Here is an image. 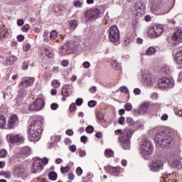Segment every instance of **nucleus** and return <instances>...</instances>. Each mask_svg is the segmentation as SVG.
Listing matches in <instances>:
<instances>
[{
	"mask_svg": "<svg viewBox=\"0 0 182 182\" xmlns=\"http://www.w3.org/2000/svg\"><path fill=\"white\" fill-rule=\"evenodd\" d=\"M42 121L36 119L30 124V130L28 132V139L30 141H39L41 134H42Z\"/></svg>",
	"mask_w": 182,
	"mask_h": 182,
	"instance_id": "obj_1",
	"label": "nucleus"
},
{
	"mask_svg": "<svg viewBox=\"0 0 182 182\" xmlns=\"http://www.w3.org/2000/svg\"><path fill=\"white\" fill-rule=\"evenodd\" d=\"M173 141V137H171V133L167 131H161L156 132L154 136V143L156 146L166 147Z\"/></svg>",
	"mask_w": 182,
	"mask_h": 182,
	"instance_id": "obj_2",
	"label": "nucleus"
},
{
	"mask_svg": "<svg viewBox=\"0 0 182 182\" xmlns=\"http://www.w3.org/2000/svg\"><path fill=\"white\" fill-rule=\"evenodd\" d=\"M153 150H154V148L150 140L144 139L142 141L139 153L145 160L149 159L151 154H153Z\"/></svg>",
	"mask_w": 182,
	"mask_h": 182,
	"instance_id": "obj_3",
	"label": "nucleus"
},
{
	"mask_svg": "<svg viewBox=\"0 0 182 182\" xmlns=\"http://www.w3.org/2000/svg\"><path fill=\"white\" fill-rule=\"evenodd\" d=\"M49 163L47 158L41 159L39 158H34L33 163L31 166V173L33 174H36V173H41L43 170V166H46Z\"/></svg>",
	"mask_w": 182,
	"mask_h": 182,
	"instance_id": "obj_4",
	"label": "nucleus"
},
{
	"mask_svg": "<svg viewBox=\"0 0 182 182\" xmlns=\"http://www.w3.org/2000/svg\"><path fill=\"white\" fill-rule=\"evenodd\" d=\"M45 107V97L43 95H38L36 100L28 107L30 112H39Z\"/></svg>",
	"mask_w": 182,
	"mask_h": 182,
	"instance_id": "obj_5",
	"label": "nucleus"
},
{
	"mask_svg": "<svg viewBox=\"0 0 182 182\" xmlns=\"http://www.w3.org/2000/svg\"><path fill=\"white\" fill-rule=\"evenodd\" d=\"M158 87L161 90H168L174 87V80L168 77H164L159 80Z\"/></svg>",
	"mask_w": 182,
	"mask_h": 182,
	"instance_id": "obj_6",
	"label": "nucleus"
},
{
	"mask_svg": "<svg viewBox=\"0 0 182 182\" xmlns=\"http://www.w3.org/2000/svg\"><path fill=\"white\" fill-rule=\"evenodd\" d=\"M133 134H127L124 132L122 136H119V143L123 150H130V139H132Z\"/></svg>",
	"mask_w": 182,
	"mask_h": 182,
	"instance_id": "obj_7",
	"label": "nucleus"
},
{
	"mask_svg": "<svg viewBox=\"0 0 182 182\" xmlns=\"http://www.w3.org/2000/svg\"><path fill=\"white\" fill-rule=\"evenodd\" d=\"M109 35V39L111 42H119L120 39V33L119 32V29L117 26H112L107 31Z\"/></svg>",
	"mask_w": 182,
	"mask_h": 182,
	"instance_id": "obj_8",
	"label": "nucleus"
},
{
	"mask_svg": "<svg viewBox=\"0 0 182 182\" xmlns=\"http://www.w3.org/2000/svg\"><path fill=\"white\" fill-rule=\"evenodd\" d=\"M163 167H164V161L160 159L154 160L149 164V168L153 173H157L160 170H163Z\"/></svg>",
	"mask_w": 182,
	"mask_h": 182,
	"instance_id": "obj_9",
	"label": "nucleus"
},
{
	"mask_svg": "<svg viewBox=\"0 0 182 182\" xmlns=\"http://www.w3.org/2000/svg\"><path fill=\"white\" fill-rule=\"evenodd\" d=\"M6 139L11 144H22L25 141L22 134H9L6 135Z\"/></svg>",
	"mask_w": 182,
	"mask_h": 182,
	"instance_id": "obj_10",
	"label": "nucleus"
},
{
	"mask_svg": "<svg viewBox=\"0 0 182 182\" xmlns=\"http://www.w3.org/2000/svg\"><path fill=\"white\" fill-rule=\"evenodd\" d=\"M102 11L100 9H91L86 11L85 14V18L86 21H90V19H97L100 18V14Z\"/></svg>",
	"mask_w": 182,
	"mask_h": 182,
	"instance_id": "obj_11",
	"label": "nucleus"
},
{
	"mask_svg": "<svg viewBox=\"0 0 182 182\" xmlns=\"http://www.w3.org/2000/svg\"><path fill=\"white\" fill-rule=\"evenodd\" d=\"M141 73L144 83H145L146 86H151L154 82L153 78H151V74L149 71H146L145 69H141Z\"/></svg>",
	"mask_w": 182,
	"mask_h": 182,
	"instance_id": "obj_12",
	"label": "nucleus"
},
{
	"mask_svg": "<svg viewBox=\"0 0 182 182\" xmlns=\"http://www.w3.org/2000/svg\"><path fill=\"white\" fill-rule=\"evenodd\" d=\"M152 8L155 11H162L164 14H167L170 12V5H168V4L163 2L154 4Z\"/></svg>",
	"mask_w": 182,
	"mask_h": 182,
	"instance_id": "obj_13",
	"label": "nucleus"
},
{
	"mask_svg": "<svg viewBox=\"0 0 182 182\" xmlns=\"http://www.w3.org/2000/svg\"><path fill=\"white\" fill-rule=\"evenodd\" d=\"M168 164L170 166L173 167V168H179L181 166V161L177 159V156L174 154L171 155L168 159Z\"/></svg>",
	"mask_w": 182,
	"mask_h": 182,
	"instance_id": "obj_14",
	"label": "nucleus"
},
{
	"mask_svg": "<svg viewBox=\"0 0 182 182\" xmlns=\"http://www.w3.org/2000/svg\"><path fill=\"white\" fill-rule=\"evenodd\" d=\"M151 109V104L149 102H143L138 109V114H147Z\"/></svg>",
	"mask_w": 182,
	"mask_h": 182,
	"instance_id": "obj_15",
	"label": "nucleus"
},
{
	"mask_svg": "<svg viewBox=\"0 0 182 182\" xmlns=\"http://www.w3.org/2000/svg\"><path fill=\"white\" fill-rule=\"evenodd\" d=\"M106 170L107 173H109L111 176H114V177H118L119 174L122 173V168L117 166V167H113V166H106L105 168Z\"/></svg>",
	"mask_w": 182,
	"mask_h": 182,
	"instance_id": "obj_16",
	"label": "nucleus"
},
{
	"mask_svg": "<svg viewBox=\"0 0 182 182\" xmlns=\"http://www.w3.org/2000/svg\"><path fill=\"white\" fill-rule=\"evenodd\" d=\"M35 83V78L33 77H24L22 79V81L19 84V87H29Z\"/></svg>",
	"mask_w": 182,
	"mask_h": 182,
	"instance_id": "obj_17",
	"label": "nucleus"
},
{
	"mask_svg": "<svg viewBox=\"0 0 182 182\" xmlns=\"http://www.w3.org/2000/svg\"><path fill=\"white\" fill-rule=\"evenodd\" d=\"M135 11L137 15H144V12H146V4L143 1H137L135 5Z\"/></svg>",
	"mask_w": 182,
	"mask_h": 182,
	"instance_id": "obj_18",
	"label": "nucleus"
},
{
	"mask_svg": "<svg viewBox=\"0 0 182 182\" xmlns=\"http://www.w3.org/2000/svg\"><path fill=\"white\" fill-rule=\"evenodd\" d=\"M70 93H72V89H70V85H64L61 90V95L63 96L61 100L63 102H65V100H66V97H69Z\"/></svg>",
	"mask_w": 182,
	"mask_h": 182,
	"instance_id": "obj_19",
	"label": "nucleus"
},
{
	"mask_svg": "<svg viewBox=\"0 0 182 182\" xmlns=\"http://www.w3.org/2000/svg\"><path fill=\"white\" fill-rule=\"evenodd\" d=\"M18 123H19V119L18 118V115H11L8 123L9 129H15V127L18 126Z\"/></svg>",
	"mask_w": 182,
	"mask_h": 182,
	"instance_id": "obj_20",
	"label": "nucleus"
},
{
	"mask_svg": "<svg viewBox=\"0 0 182 182\" xmlns=\"http://www.w3.org/2000/svg\"><path fill=\"white\" fill-rule=\"evenodd\" d=\"M171 39L174 42H178V43H182V30L180 28L176 29L172 35Z\"/></svg>",
	"mask_w": 182,
	"mask_h": 182,
	"instance_id": "obj_21",
	"label": "nucleus"
},
{
	"mask_svg": "<svg viewBox=\"0 0 182 182\" xmlns=\"http://www.w3.org/2000/svg\"><path fill=\"white\" fill-rule=\"evenodd\" d=\"M14 174L16 177H23L25 176V169L21 165H16L14 168Z\"/></svg>",
	"mask_w": 182,
	"mask_h": 182,
	"instance_id": "obj_22",
	"label": "nucleus"
},
{
	"mask_svg": "<svg viewBox=\"0 0 182 182\" xmlns=\"http://www.w3.org/2000/svg\"><path fill=\"white\" fill-rule=\"evenodd\" d=\"M59 52L60 56H65V55H70V53H72V50L70 49L69 43L67 42L64 46L60 47Z\"/></svg>",
	"mask_w": 182,
	"mask_h": 182,
	"instance_id": "obj_23",
	"label": "nucleus"
},
{
	"mask_svg": "<svg viewBox=\"0 0 182 182\" xmlns=\"http://www.w3.org/2000/svg\"><path fill=\"white\" fill-rule=\"evenodd\" d=\"M126 132L127 133V134H133L134 131L132 129H125L123 131L122 129H117L114 132L115 134H117V136L119 135V137H122V136H123V134Z\"/></svg>",
	"mask_w": 182,
	"mask_h": 182,
	"instance_id": "obj_24",
	"label": "nucleus"
},
{
	"mask_svg": "<svg viewBox=\"0 0 182 182\" xmlns=\"http://www.w3.org/2000/svg\"><path fill=\"white\" fill-rule=\"evenodd\" d=\"M174 60L178 65H182V50H178L175 54Z\"/></svg>",
	"mask_w": 182,
	"mask_h": 182,
	"instance_id": "obj_25",
	"label": "nucleus"
},
{
	"mask_svg": "<svg viewBox=\"0 0 182 182\" xmlns=\"http://www.w3.org/2000/svg\"><path fill=\"white\" fill-rule=\"evenodd\" d=\"M154 29L155 31V33L156 34V38L161 36L163 33L164 28H163V26L161 25H156L154 26Z\"/></svg>",
	"mask_w": 182,
	"mask_h": 182,
	"instance_id": "obj_26",
	"label": "nucleus"
},
{
	"mask_svg": "<svg viewBox=\"0 0 182 182\" xmlns=\"http://www.w3.org/2000/svg\"><path fill=\"white\" fill-rule=\"evenodd\" d=\"M20 154H21V156H23V157L29 156L31 154V149L28 146H25V147L22 148L20 151Z\"/></svg>",
	"mask_w": 182,
	"mask_h": 182,
	"instance_id": "obj_27",
	"label": "nucleus"
},
{
	"mask_svg": "<svg viewBox=\"0 0 182 182\" xmlns=\"http://www.w3.org/2000/svg\"><path fill=\"white\" fill-rule=\"evenodd\" d=\"M0 176H2L4 178L9 180V178L12 177V173L9 171H1Z\"/></svg>",
	"mask_w": 182,
	"mask_h": 182,
	"instance_id": "obj_28",
	"label": "nucleus"
},
{
	"mask_svg": "<svg viewBox=\"0 0 182 182\" xmlns=\"http://www.w3.org/2000/svg\"><path fill=\"white\" fill-rule=\"evenodd\" d=\"M16 60H18V58H16V56H10L6 59V65H14V62H16Z\"/></svg>",
	"mask_w": 182,
	"mask_h": 182,
	"instance_id": "obj_29",
	"label": "nucleus"
},
{
	"mask_svg": "<svg viewBox=\"0 0 182 182\" xmlns=\"http://www.w3.org/2000/svg\"><path fill=\"white\" fill-rule=\"evenodd\" d=\"M148 36L149 38H157V35L156 34V31L154 30V26L149 28Z\"/></svg>",
	"mask_w": 182,
	"mask_h": 182,
	"instance_id": "obj_30",
	"label": "nucleus"
},
{
	"mask_svg": "<svg viewBox=\"0 0 182 182\" xmlns=\"http://www.w3.org/2000/svg\"><path fill=\"white\" fill-rule=\"evenodd\" d=\"M69 27L71 31H75V29L77 28V21H76L75 20H70L69 21Z\"/></svg>",
	"mask_w": 182,
	"mask_h": 182,
	"instance_id": "obj_31",
	"label": "nucleus"
},
{
	"mask_svg": "<svg viewBox=\"0 0 182 182\" xmlns=\"http://www.w3.org/2000/svg\"><path fill=\"white\" fill-rule=\"evenodd\" d=\"M6 124V119L5 116L0 115V129H5V125Z\"/></svg>",
	"mask_w": 182,
	"mask_h": 182,
	"instance_id": "obj_32",
	"label": "nucleus"
},
{
	"mask_svg": "<svg viewBox=\"0 0 182 182\" xmlns=\"http://www.w3.org/2000/svg\"><path fill=\"white\" fill-rule=\"evenodd\" d=\"M51 141H52V143H50V146L51 147H53V144L54 143H58V141H60V136H59V135L52 136H51Z\"/></svg>",
	"mask_w": 182,
	"mask_h": 182,
	"instance_id": "obj_33",
	"label": "nucleus"
},
{
	"mask_svg": "<svg viewBox=\"0 0 182 182\" xmlns=\"http://www.w3.org/2000/svg\"><path fill=\"white\" fill-rule=\"evenodd\" d=\"M161 72L164 74V75H168V73H170L171 70H170V67L168 65H164L161 68Z\"/></svg>",
	"mask_w": 182,
	"mask_h": 182,
	"instance_id": "obj_34",
	"label": "nucleus"
},
{
	"mask_svg": "<svg viewBox=\"0 0 182 182\" xmlns=\"http://www.w3.org/2000/svg\"><path fill=\"white\" fill-rule=\"evenodd\" d=\"M155 53L156 48H154V47H149L146 51V55H147V56H151V55H154Z\"/></svg>",
	"mask_w": 182,
	"mask_h": 182,
	"instance_id": "obj_35",
	"label": "nucleus"
},
{
	"mask_svg": "<svg viewBox=\"0 0 182 182\" xmlns=\"http://www.w3.org/2000/svg\"><path fill=\"white\" fill-rule=\"evenodd\" d=\"M75 8H82L83 6V0H75L73 1Z\"/></svg>",
	"mask_w": 182,
	"mask_h": 182,
	"instance_id": "obj_36",
	"label": "nucleus"
},
{
	"mask_svg": "<svg viewBox=\"0 0 182 182\" xmlns=\"http://www.w3.org/2000/svg\"><path fill=\"white\" fill-rule=\"evenodd\" d=\"M58 38V31L53 30L50 33V41H55Z\"/></svg>",
	"mask_w": 182,
	"mask_h": 182,
	"instance_id": "obj_37",
	"label": "nucleus"
},
{
	"mask_svg": "<svg viewBox=\"0 0 182 182\" xmlns=\"http://www.w3.org/2000/svg\"><path fill=\"white\" fill-rule=\"evenodd\" d=\"M51 86L55 87V89H59V87H60V82L58 80H53L51 82Z\"/></svg>",
	"mask_w": 182,
	"mask_h": 182,
	"instance_id": "obj_38",
	"label": "nucleus"
},
{
	"mask_svg": "<svg viewBox=\"0 0 182 182\" xmlns=\"http://www.w3.org/2000/svg\"><path fill=\"white\" fill-rule=\"evenodd\" d=\"M44 52L46 55V56H48V58H52L53 56H54V53L53 52L50 51V50H49V48H44Z\"/></svg>",
	"mask_w": 182,
	"mask_h": 182,
	"instance_id": "obj_39",
	"label": "nucleus"
},
{
	"mask_svg": "<svg viewBox=\"0 0 182 182\" xmlns=\"http://www.w3.org/2000/svg\"><path fill=\"white\" fill-rule=\"evenodd\" d=\"M111 65L114 69L119 70L120 69V65L116 60H112Z\"/></svg>",
	"mask_w": 182,
	"mask_h": 182,
	"instance_id": "obj_40",
	"label": "nucleus"
},
{
	"mask_svg": "<svg viewBox=\"0 0 182 182\" xmlns=\"http://www.w3.org/2000/svg\"><path fill=\"white\" fill-rule=\"evenodd\" d=\"M113 154L114 153L111 149H106L105 151V155L109 159L110 157H112Z\"/></svg>",
	"mask_w": 182,
	"mask_h": 182,
	"instance_id": "obj_41",
	"label": "nucleus"
},
{
	"mask_svg": "<svg viewBox=\"0 0 182 182\" xmlns=\"http://www.w3.org/2000/svg\"><path fill=\"white\" fill-rule=\"evenodd\" d=\"M49 35V31L46 30L43 33V42H49V37H48Z\"/></svg>",
	"mask_w": 182,
	"mask_h": 182,
	"instance_id": "obj_42",
	"label": "nucleus"
},
{
	"mask_svg": "<svg viewBox=\"0 0 182 182\" xmlns=\"http://www.w3.org/2000/svg\"><path fill=\"white\" fill-rule=\"evenodd\" d=\"M173 176V174L171 173H165L164 175V181L165 182H171V180H170L171 178V176Z\"/></svg>",
	"mask_w": 182,
	"mask_h": 182,
	"instance_id": "obj_43",
	"label": "nucleus"
},
{
	"mask_svg": "<svg viewBox=\"0 0 182 182\" xmlns=\"http://www.w3.org/2000/svg\"><path fill=\"white\" fill-rule=\"evenodd\" d=\"M50 180H56L58 178V174L55 172H50L48 174Z\"/></svg>",
	"mask_w": 182,
	"mask_h": 182,
	"instance_id": "obj_44",
	"label": "nucleus"
},
{
	"mask_svg": "<svg viewBox=\"0 0 182 182\" xmlns=\"http://www.w3.org/2000/svg\"><path fill=\"white\" fill-rule=\"evenodd\" d=\"M29 29H31V26L29 24H26L21 27L22 32H29Z\"/></svg>",
	"mask_w": 182,
	"mask_h": 182,
	"instance_id": "obj_45",
	"label": "nucleus"
},
{
	"mask_svg": "<svg viewBox=\"0 0 182 182\" xmlns=\"http://www.w3.org/2000/svg\"><path fill=\"white\" fill-rule=\"evenodd\" d=\"M6 154H8V151L5 149L0 150V158L1 159H5L6 157Z\"/></svg>",
	"mask_w": 182,
	"mask_h": 182,
	"instance_id": "obj_46",
	"label": "nucleus"
},
{
	"mask_svg": "<svg viewBox=\"0 0 182 182\" xmlns=\"http://www.w3.org/2000/svg\"><path fill=\"white\" fill-rule=\"evenodd\" d=\"M20 90L18 91V93L21 97H23V96H26V90H25V87H20Z\"/></svg>",
	"mask_w": 182,
	"mask_h": 182,
	"instance_id": "obj_47",
	"label": "nucleus"
},
{
	"mask_svg": "<svg viewBox=\"0 0 182 182\" xmlns=\"http://www.w3.org/2000/svg\"><path fill=\"white\" fill-rule=\"evenodd\" d=\"M85 131H86L87 133H93V132H95V128L92 125H88L86 127Z\"/></svg>",
	"mask_w": 182,
	"mask_h": 182,
	"instance_id": "obj_48",
	"label": "nucleus"
},
{
	"mask_svg": "<svg viewBox=\"0 0 182 182\" xmlns=\"http://www.w3.org/2000/svg\"><path fill=\"white\" fill-rule=\"evenodd\" d=\"M69 170H70V167L69 166L60 168V171L63 174L65 173H68L69 171Z\"/></svg>",
	"mask_w": 182,
	"mask_h": 182,
	"instance_id": "obj_49",
	"label": "nucleus"
},
{
	"mask_svg": "<svg viewBox=\"0 0 182 182\" xmlns=\"http://www.w3.org/2000/svg\"><path fill=\"white\" fill-rule=\"evenodd\" d=\"M97 119L100 122V123H103V120H105L103 115L100 112H97Z\"/></svg>",
	"mask_w": 182,
	"mask_h": 182,
	"instance_id": "obj_50",
	"label": "nucleus"
},
{
	"mask_svg": "<svg viewBox=\"0 0 182 182\" xmlns=\"http://www.w3.org/2000/svg\"><path fill=\"white\" fill-rule=\"evenodd\" d=\"M6 32L4 28H0V39H4V38L6 36Z\"/></svg>",
	"mask_w": 182,
	"mask_h": 182,
	"instance_id": "obj_51",
	"label": "nucleus"
},
{
	"mask_svg": "<svg viewBox=\"0 0 182 182\" xmlns=\"http://www.w3.org/2000/svg\"><path fill=\"white\" fill-rule=\"evenodd\" d=\"M127 124H129V126H132V124H134V121L133 120V118L128 117L127 118Z\"/></svg>",
	"mask_w": 182,
	"mask_h": 182,
	"instance_id": "obj_52",
	"label": "nucleus"
},
{
	"mask_svg": "<svg viewBox=\"0 0 182 182\" xmlns=\"http://www.w3.org/2000/svg\"><path fill=\"white\" fill-rule=\"evenodd\" d=\"M29 49H31V45L29 43H26L23 46V50H24V52H28Z\"/></svg>",
	"mask_w": 182,
	"mask_h": 182,
	"instance_id": "obj_53",
	"label": "nucleus"
},
{
	"mask_svg": "<svg viewBox=\"0 0 182 182\" xmlns=\"http://www.w3.org/2000/svg\"><path fill=\"white\" fill-rule=\"evenodd\" d=\"M75 104L77 105V106H82V105L83 104V100L82 98H77L75 100Z\"/></svg>",
	"mask_w": 182,
	"mask_h": 182,
	"instance_id": "obj_54",
	"label": "nucleus"
},
{
	"mask_svg": "<svg viewBox=\"0 0 182 182\" xmlns=\"http://www.w3.org/2000/svg\"><path fill=\"white\" fill-rule=\"evenodd\" d=\"M61 66H63V68H68L69 66V61H68V60H63L61 62Z\"/></svg>",
	"mask_w": 182,
	"mask_h": 182,
	"instance_id": "obj_55",
	"label": "nucleus"
},
{
	"mask_svg": "<svg viewBox=\"0 0 182 182\" xmlns=\"http://www.w3.org/2000/svg\"><path fill=\"white\" fill-rule=\"evenodd\" d=\"M124 107H125L126 110H127V112H130V110H132V104H130V103H126L124 105Z\"/></svg>",
	"mask_w": 182,
	"mask_h": 182,
	"instance_id": "obj_56",
	"label": "nucleus"
},
{
	"mask_svg": "<svg viewBox=\"0 0 182 182\" xmlns=\"http://www.w3.org/2000/svg\"><path fill=\"white\" fill-rule=\"evenodd\" d=\"M76 110V104L73 103L70 105V111L73 112Z\"/></svg>",
	"mask_w": 182,
	"mask_h": 182,
	"instance_id": "obj_57",
	"label": "nucleus"
},
{
	"mask_svg": "<svg viewBox=\"0 0 182 182\" xmlns=\"http://www.w3.org/2000/svg\"><path fill=\"white\" fill-rule=\"evenodd\" d=\"M58 107H59V105L57 103H52L50 105V108L52 110H57Z\"/></svg>",
	"mask_w": 182,
	"mask_h": 182,
	"instance_id": "obj_58",
	"label": "nucleus"
},
{
	"mask_svg": "<svg viewBox=\"0 0 182 182\" xmlns=\"http://www.w3.org/2000/svg\"><path fill=\"white\" fill-rule=\"evenodd\" d=\"M64 143L66 146H68V144H72V139H70V138H65L64 139Z\"/></svg>",
	"mask_w": 182,
	"mask_h": 182,
	"instance_id": "obj_59",
	"label": "nucleus"
},
{
	"mask_svg": "<svg viewBox=\"0 0 182 182\" xmlns=\"http://www.w3.org/2000/svg\"><path fill=\"white\" fill-rule=\"evenodd\" d=\"M82 66L85 69H89L90 68V63L85 61L82 63Z\"/></svg>",
	"mask_w": 182,
	"mask_h": 182,
	"instance_id": "obj_60",
	"label": "nucleus"
},
{
	"mask_svg": "<svg viewBox=\"0 0 182 182\" xmlns=\"http://www.w3.org/2000/svg\"><path fill=\"white\" fill-rule=\"evenodd\" d=\"M96 101L95 100H91L90 102H88V106L89 107H95V105H96Z\"/></svg>",
	"mask_w": 182,
	"mask_h": 182,
	"instance_id": "obj_61",
	"label": "nucleus"
},
{
	"mask_svg": "<svg viewBox=\"0 0 182 182\" xmlns=\"http://www.w3.org/2000/svg\"><path fill=\"white\" fill-rule=\"evenodd\" d=\"M76 174H77V176H80L81 174H83V171L82 170V168L80 167L77 168Z\"/></svg>",
	"mask_w": 182,
	"mask_h": 182,
	"instance_id": "obj_62",
	"label": "nucleus"
},
{
	"mask_svg": "<svg viewBox=\"0 0 182 182\" xmlns=\"http://www.w3.org/2000/svg\"><path fill=\"white\" fill-rule=\"evenodd\" d=\"M120 91L122 92L123 93H128L129 89H127L126 87H121Z\"/></svg>",
	"mask_w": 182,
	"mask_h": 182,
	"instance_id": "obj_63",
	"label": "nucleus"
},
{
	"mask_svg": "<svg viewBox=\"0 0 182 182\" xmlns=\"http://www.w3.org/2000/svg\"><path fill=\"white\" fill-rule=\"evenodd\" d=\"M70 151H71L72 153H75L76 151V145H72L69 146Z\"/></svg>",
	"mask_w": 182,
	"mask_h": 182,
	"instance_id": "obj_64",
	"label": "nucleus"
}]
</instances>
